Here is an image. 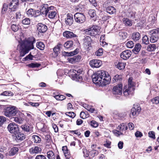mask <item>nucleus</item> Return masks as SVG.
Here are the masks:
<instances>
[{
	"mask_svg": "<svg viewBox=\"0 0 159 159\" xmlns=\"http://www.w3.org/2000/svg\"><path fill=\"white\" fill-rule=\"evenodd\" d=\"M35 41V40L34 38L30 37L20 43L17 46L18 48H19L20 57H24L29 52L30 50L33 49V43Z\"/></svg>",
	"mask_w": 159,
	"mask_h": 159,
	"instance_id": "nucleus-1",
	"label": "nucleus"
},
{
	"mask_svg": "<svg viewBox=\"0 0 159 159\" xmlns=\"http://www.w3.org/2000/svg\"><path fill=\"white\" fill-rule=\"evenodd\" d=\"M92 78L94 83L100 84L102 86L108 84L111 80L109 75L107 74L104 70L98 71L93 75Z\"/></svg>",
	"mask_w": 159,
	"mask_h": 159,
	"instance_id": "nucleus-2",
	"label": "nucleus"
},
{
	"mask_svg": "<svg viewBox=\"0 0 159 159\" xmlns=\"http://www.w3.org/2000/svg\"><path fill=\"white\" fill-rule=\"evenodd\" d=\"M20 113L16 107L13 106L7 107L4 111V114L6 116L10 117L17 116Z\"/></svg>",
	"mask_w": 159,
	"mask_h": 159,
	"instance_id": "nucleus-3",
	"label": "nucleus"
},
{
	"mask_svg": "<svg viewBox=\"0 0 159 159\" xmlns=\"http://www.w3.org/2000/svg\"><path fill=\"white\" fill-rule=\"evenodd\" d=\"M18 125L14 122L9 124L7 127L8 130L11 134H15L19 131Z\"/></svg>",
	"mask_w": 159,
	"mask_h": 159,
	"instance_id": "nucleus-4",
	"label": "nucleus"
},
{
	"mask_svg": "<svg viewBox=\"0 0 159 159\" xmlns=\"http://www.w3.org/2000/svg\"><path fill=\"white\" fill-rule=\"evenodd\" d=\"M99 30V27L97 26H93L85 30L86 34L91 36L97 34Z\"/></svg>",
	"mask_w": 159,
	"mask_h": 159,
	"instance_id": "nucleus-5",
	"label": "nucleus"
},
{
	"mask_svg": "<svg viewBox=\"0 0 159 159\" xmlns=\"http://www.w3.org/2000/svg\"><path fill=\"white\" fill-rule=\"evenodd\" d=\"M82 72V71L80 70L77 71L73 70L72 75L74 80L79 82H81L83 80Z\"/></svg>",
	"mask_w": 159,
	"mask_h": 159,
	"instance_id": "nucleus-6",
	"label": "nucleus"
},
{
	"mask_svg": "<svg viewBox=\"0 0 159 159\" xmlns=\"http://www.w3.org/2000/svg\"><path fill=\"white\" fill-rule=\"evenodd\" d=\"M74 17L75 21L78 23H82L85 20V16L81 13H75L74 15Z\"/></svg>",
	"mask_w": 159,
	"mask_h": 159,
	"instance_id": "nucleus-7",
	"label": "nucleus"
},
{
	"mask_svg": "<svg viewBox=\"0 0 159 159\" xmlns=\"http://www.w3.org/2000/svg\"><path fill=\"white\" fill-rule=\"evenodd\" d=\"M40 8L42 14H45L46 16L49 11L53 10L54 7L52 6L48 7V4H43L41 6Z\"/></svg>",
	"mask_w": 159,
	"mask_h": 159,
	"instance_id": "nucleus-8",
	"label": "nucleus"
},
{
	"mask_svg": "<svg viewBox=\"0 0 159 159\" xmlns=\"http://www.w3.org/2000/svg\"><path fill=\"white\" fill-rule=\"evenodd\" d=\"M122 85L121 84H118L114 87L113 89V93L115 95H121L122 94Z\"/></svg>",
	"mask_w": 159,
	"mask_h": 159,
	"instance_id": "nucleus-9",
	"label": "nucleus"
},
{
	"mask_svg": "<svg viewBox=\"0 0 159 159\" xmlns=\"http://www.w3.org/2000/svg\"><path fill=\"white\" fill-rule=\"evenodd\" d=\"M89 64L92 67L98 68L102 65V62L99 60L93 59L90 61Z\"/></svg>",
	"mask_w": 159,
	"mask_h": 159,
	"instance_id": "nucleus-10",
	"label": "nucleus"
},
{
	"mask_svg": "<svg viewBox=\"0 0 159 159\" xmlns=\"http://www.w3.org/2000/svg\"><path fill=\"white\" fill-rule=\"evenodd\" d=\"M19 4L18 0H12L9 3V9H10L8 11H14L17 8Z\"/></svg>",
	"mask_w": 159,
	"mask_h": 159,
	"instance_id": "nucleus-11",
	"label": "nucleus"
},
{
	"mask_svg": "<svg viewBox=\"0 0 159 159\" xmlns=\"http://www.w3.org/2000/svg\"><path fill=\"white\" fill-rule=\"evenodd\" d=\"M37 31L38 33H44L46 32L47 30V27L45 25L39 23L37 25Z\"/></svg>",
	"mask_w": 159,
	"mask_h": 159,
	"instance_id": "nucleus-12",
	"label": "nucleus"
},
{
	"mask_svg": "<svg viewBox=\"0 0 159 159\" xmlns=\"http://www.w3.org/2000/svg\"><path fill=\"white\" fill-rule=\"evenodd\" d=\"M141 110V108L139 107L135 106L131 110L130 114V117L131 115L135 116L138 115Z\"/></svg>",
	"mask_w": 159,
	"mask_h": 159,
	"instance_id": "nucleus-13",
	"label": "nucleus"
},
{
	"mask_svg": "<svg viewBox=\"0 0 159 159\" xmlns=\"http://www.w3.org/2000/svg\"><path fill=\"white\" fill-rule=\"evenodd\" d=\"M131 52L129 50H126L120 54V57L123 59L126 60L131 56Z\"/></svg>",
	"mask_w": 159,
	"mask_h": 159,
	"instance_id": "nucleus-14",
	"label": "nucleus"
},
{
	"mask_svg": "<svg viewBox=\"0 0 159 159\" xmlns=\"http://www.w3.org/2000/svg\"><path fill=\"white\" fill-rule=\"evenodd\" d=\"M65 20L66 23L67 25H71L74 21L73 15L70 13H68Z\"/></svg>",
	"mask_w": 159,
	"mask_h": 159,
	"instance_id": "nucleus-15",
	"label": "nucleus"
},
{
	"mask_svg": "<svg viewBox=\"0 0 159 159\" xmlns=\"http://www.w3.org/2000/svg\"><path fill=\"white\" fill-rule=\"evenodd\" d=\"M15 135L16 140L18 142H20L22 141H23L25 138V134L22 133L20 132H19V131L17 132L15 134Z\"/></svg>",
	"mask_w": 159,
	"mask_h": 159,
	"instance_id": "nucleus-16",
	"label": "nucleus"
},
{
	"mask_svg": "<svg viewBox=\"0 0 159 159\" xmlns=\"http://www.w3.org/2000/svg\"><path fill=\"white\" fill-rule=\"evenodd\" d=\"M92 41L90 37L87 36L84 39V44L86 47L91 46V43Z\"/></svg>",
	"mask_w": 159,
	"mask_h": 159,
	"instance_id": "nucleus-17",
	"label": "nucleus"
},
{
	"mask_svg": "<svg viewBox=\"0 0 159 159\" xmlns=\"http://www.w3.org/2000/svg\"><path fill=\"white\" fill-rule=\"evenodd\" d=\"M63 151L66 159H70V152L66 146H63L62 147Z\"/></svg>",
	"mask_w": 159,
	"mask_h": 159,
	"instance_id": "nucleus-18",
	"label": "nucleus"
},
{
	"mask_svg": "<svg viewBox=\"0 0 159 159\" xmlns=\"http://www.w3.org/2000/svg\"><path fill=\"white\" fill-rule=\"evenodd\" d=\"M81 57L80 56H74L72 57H70L68 58V60L69 62L71 63H74L80 60Z\"/></svg>",
	"mask_w": 159,
	"mask_h": 159,
	"instance_id": "nucleus-19",
	"label": "nucleus"
},
{
	"mask_svg": "<svg viewBox=\"0 0 159 159\" xmlns=\"http://www.w3.org/2000/svg\"><path fill=\"white\" fill-rule=\"evenodd\" d=\"M63 35L66 38H71L76 37V35L72 32L66 31L63 33Z\"/></svg>",
	"mask_w": 159,
	"mask_h": 159,
	"instance_id": "nucleus-20",
	"label": "nucleus"
},
{
	"mask_svg": "<svg viewBox=\"0 0 159 159\" xmlns=\"http://www.w3.org/2000/svg\"><path fill=\"white\" fill-rule=\"evenodd\" d=\"M41 151V149L38 146L34 147L30 149L29 151L31 154L38 153Z\"/></svg>",
	"mask_w": 159,
	"mask_h": 159,
	"instance_id": "nucleus-21",
	"label": "nucleus"
},
{
	"mask_svg": "<svg viewBox=\"0 0 159 159\" xmlns=\"http://www.w3.org/2000/svg\"><path fill=\"white\" fill-rule=\"evenodd\" d=\"M150 33L151 35L150 38V42L152 43L156 42L159 39L158 34L156 33Z\"/></svg>",
	"mask_w": 159,
	"mask_h": 159,
	"instance_id": "nucleus-22",
	"label": "nucleus"
},
{
	"mask_svg": "<svg viewBox=\"0 0 159 159\" xmlns=\"http://www.w3.org/2000/svg\"><path fill=\"white\" fill-rule=\"evenodd\" d=\"M62 46V45L61 44L59 43L53 48V50L54 53V57H56L58 56V52Z\"/></svg>",
	"mask_w": 159,
	"mask_h": 159,
	"instance_id": "nucleus-23",
	"label": "nucleus"
},
{
	"mask_svg": "<svg viewBox=\"0 0 159 159\" xmlns=\"http://www.w3.org/2000/svg\"><path fill=\"white\" fill-rule=\"evenodd\" d=\"M134 90V88L133 87H128V89H124V95L125 96H128L129 95L133 93V91Z\"/></svg>",
	"mask_w": 159,
	"mask_h": 159,
	"instance_id": "nucleus-24",
	"label": "nucleus"
},
{
	"mask_svg": "<svg viewBox=\"0 0 159 159\" xmlns=\"http://www.w3.org/2000/svg\"><path fill=\"white\" fill-rule=\"evenodd\" d=\"M106 11L110 14L116 13V9L115 7L112 6H109L106 8Z\"/></svg>",
	"mask_w": 159,
	"mask_h": 159,
	"instance_id": "nucleus-25",
	"label": "nucleus"
},
{
	"mask_svg": "<svg viewBox=\"0 0 159 159\" xmlns=\"http://www.w3.org/2000/svg\"><path fill=\"white\" fill-rule=\"evenodd\" d=\"M19 148L16 147H14L11 148L9 152V155L13 156L16 154L18 151Z\"/></svg>",
	"mask_w": 159,
	"mask_h": 159,
	"instance_id": "nucleus-26",
	"label": "nucleus"
},
{
	"mask_svg": "<svg viewBox=\"0 0 159 159\" xmlns=\"http://www.w3.org/2000/svg\"><path fill=\"white\" fill-rule=\"evenodd\" d=\"M89 156H90L92 157H94L99 153V152L97 150H92L91 149H89Z\"/></svg>",
	"mask_w": 159,
	"mask_h": 159,
	"instance_id": "nucleus-27",
	"label": "nucleus"
},
{
	"mask_svg": "<svg viewBox=\"0 0 159 159\" xmlns=\"http://www.w3.org/2000/svg\"><path fill=\"white\" fill-rule=\"evenodd\" d=\"M132 38L134 41H137L140 38V34L139 32L134 33L132 34Z\"/></svg>",
	"mask_w": 159,
	"mask_h": 159,
	"instance_id": "nucleus-28",
	"label": "nucleus"
},
{
	"mask_svg": "<svg viewBox=\"0 0 159 159\" xmlns=\"http://www.w3.org/2000/svg\"><path fill=\"white\" fill-rule=\"evenodd\" d=\"M119 36L120 39H124L127 38V33L124 31H121L119 33Z\"/></svg>",
	"mask_w": 159,
	"mask_h": 159,
	"instance_id": "nucleus-29",
	"label": "nucleus"
},
{
	"mask_svg": "<svg viewBox=\"0 0 159 159\" xmlns=\"http://www.w3.org/2000/svg\"><path fill=\"white\" fill-rule=\"evenodd\" d=\"M141 47V46L139 43L136 44L134 47V48L133 49V52L135 54H137L140 51Z\"/></svg>",
	"mask_w": 159,
	"mask_h": 159,
	"instance_id": "nucleus-30",
	"label": "nucleus"
},
{
	"mask_svg": "<svg viewBox=\"0 0 159 159\" xmlns=\"http://www.w3.org/2000/svg\"><path fill=\"white\" fill-rule=\"evenodd\" d=\"M157 48V46L155 44H150L148 45L147 48V50L148 52L154 51Z\"/></svg>",
	"mask_w": 159,
	"mask_h": 159,
	"instance_id": "nucleus-31",
	"label": "nucleus"
},
{
	"mask_svg": "<svg viewBox=\"0 0 159 159\" xmlns=\"http://www.w3.org/2000/svg\"><path fill=\"white\" fill-rule=\"evenodd\" d=\"M127 129V126L124 123H122L119 125L117 128V129H119L120 131L122 132H123L124 131H125Z\"/></svg>",
	"mask_w": 159,
	"mask_h": 159,
	"instance_id": "nucleus-32",
	"label": "nucleus"
},
{
	"mask_svg": "<svg viewBox=\"0 0 159 159\" xmlns=\"http://www.w3.org/2000/svg\"><path fill=\"white\" fill-rule=\"evenodd\" d=\"M14 118V121L20 124L22 123L24 120V119L20 116H19L15 117Z\"/></svg>",
	"mask_w": 159,
	"mask_h": 159,
	"instance_id": "nucleus-33",
	"label": "nucleus"
},
{
	"mask_svg": "<svg viewBox=\"0 0 159 159\" xmlns=\"http://www.w3.org/2000/svg\"><path fill=\"white\" fill-rule=\"evenodd\" d=\"M48 13V17L51 19L54 18L57 15V12L54 11H50Z\"/></svg>",
	"mask_w": 159,
	"mask_h": 159,
	"instance_id": "nucleus-34",
	"label": "nucleus"
},
{
	"mask_svg": "<svg viewBox=\"0 0 159 159\" xmlns=\"http://www.w3.org/2000/svg\"><path fill=\"white\" fill-rule=\"evenodd\" d=\"M73 45V42L69 41L66 42L64 44V47L66 48H69L72 47Z\"/></svg>",
	"mask_w": 159,
	"mask_h": 159,
	"instance_id": "nucleus-35",
	"label": "nucleus"
},
{
	"mask_svg": "<svg viewBox=\"0 0 159 159\" xmlns=\"http://www.w3.org/2000/svg\"><path fill=\"white\" fill-rule=\"evenodd\" d=\"M34 12L35 10L33 9H30L27 11L26 13L29 17H34Z\"/></svg>",
	"mask_w": 159,
	"mask_h": 159,
	"instance_id": "nucleus-36",
	"label": "nucleus"
},
{
	"mask_svg": "<svg viewBox=\"0 0 159 159\" xmlns=\"http://www.w3.org/2000/svg\"><path fill=\"white\" fill-rule=\"evenodd\" d=\"M47 157L49 159H55V156L52 151H50L47 152Z\"/></svg>",
	"mask_w": 159,
	"mask_h": 159,
	"instance_id": "nucleus-37",
	"label": "nucleus"
},
{
	"mask_svg": "<svg viewBox=\"0 0 159 159\" xmlns=\"http://www.w3.org/2000/svg\"><path fill=\"white\" fill-rule=\"evenodd\" d=\"M37 47L41 50H43L45 48V45L44 43L42 42H38L36 43Z\"/></svg>",
	"mask_w": 159,
	"mask_h": 159,
	"instance_id": "nucleus-38",
	"label": "nucleus"
},
{
	"mask_svg": "<svg viewBox=\"0 0 159 159\" xmlns=\"http://www.w3.org/2000/svg\"><path fill=\"white\" fill-rule=\"evenodd\" d=\"M123 20L124 23L126 26H131L132 25V22L129 19L124 18Z\"/></svg>",
	"mask_w": 159,
	"mask_h": 159,
	"instance_id": "nucleus-39",
	"label": "nucleus"
},
{
	"mask_svg": "<svg viewBox=\"0 0 159 159\" xmlns=\"http://www.w3.org/2000/svg\"><path fill=\"white\" fill-rule=\"evenodd\" d=\"M21 127L23 130L27 132H29L31 129L30 126L26 125H22L21 126Z\"/></svg>",
	"mask_w": 159,
	"mask_h": 159,
	"instance_id": "nucleus-40",
	"label": "nucleus"
},
{
	"mask_svg": "<svg viewBox=\"0 0 159 159\" xmlns=\"http://www.w3.org/2000/svg\"><path fill=\"white\" fill-rule=\"evenodd\" d=\"M32 138L34 142L36 143H39L41 141V138L37 135H33L32 136Z\"/></svg>",
	"mask_w": 159,
	"mask_h": 159,
	"instance_id": "nucleus-41",
	"label": "nucleus"
},
{
	"mask_svg": "<svg viewBox=\"0 0 159 159\" xmlns=\"http://www.w3.org/2000/svg\"><path fill=\"white\" fill-rule=\"evenodd\" d=\"M54 97L57 100L59 101H62L66 98L65 96L60 94L54 96Z\"/></svg>",
	"mask_w": 159,
	"mask_h": 159,
	"instance_id": "nucleus-42",
	"label": "nucleus"
},
{
	"mask_svg": "<svg viewBox=\"0 0 159 159\" xmlns=\"http://www.w3.org/2000/svg\"><path fill=\"white\" fill-rule=\"evenodd\" d=\"M125 64L124 62H119L117 65V67L120 70L123 69L125 66Z\"/></svg>",
	"mask_w": 159,
	"mask_h": 159,
	"instance_id": "nucleus-43",
	"label": "nucleus"
},
{
	"mask_svg": "<svg viewBox=\"0 0 159 159\" xmlns=\"http://www.w3.org/2000/svg\"><path fill=\"white\" fill-rule=\"evenodd\" d=\"M79 52V49H76L74 51L70 52H66V55L68 56H72L77 54Z\"/></svg>",
	"mask_w": 159,
	"mask_h": 159,
	"instance_id": "nucleus-44",
	"label": "nucleus"
},
{
	"mask_svg": "<svg viewBox=\"0 0 159 159\" xmlns=\"http://www.w3.org/2000/svg\"><path fill=\"white\" fill-rule=\"evenodd\" d=\"M80 117L83 119H84L89 117V115L87 111H82L80 113Z\"/></svg>",
	"mask_w": 159,
	"mask_h": 159,
	"instance_id": "nucleus-45",
	"label": "nucleus"
},
{
	"mask_svg": "<svg viewBox=\"0 0 159 159\" xmlns=\"http://www.w3.org/2000/svg\"><path fill=\"white\" fill-rule=\"evenodd\" d=\"M22 23L23 24L28 25L30 23V20L29 18H26L22 20Z\"/></svg>",
	"mask_w": 159,
	"mask_h": 159,
	"instance_id": "nucleus-46",
	"label": "nucleus"
},
{
	"mask_svg": "<svg viewBox=\"0 0 159 159\" xmlns=\"http://www.w3.org/2000/svg\"><path fill=\"white\" fill-rule=\"evenodd\" d=\"M143 43L145 44H147L149 43V39L147 35H145L142 39Z\"/></svg>",
	"mask_w": 159,
	"mask_h": 159,
	"instance_id": "nucleus-47",
	"label": "nucleus"
},
{
	"mask_svg": "<svg viewBox=\"0 0 159 159\" xmlns=\"http://www.w3.org/2000/svg\"><path fill=\"white\" fill-rule=\"evenodd\" d=\"M89 14L91 17L93 18L96 16L95 11L94 10H89Z\"/></svg>",
	"mask_w": 159,
	"mask_h": 159,
	"instance_id": "nucleus-48",
	"label": "nucleus"
},
{
	"mask_svg": "<svg viewBox=\"0 0 159 159\" xmlns=\"http://www.w3.org/2000/svg\"><path fill=\"white\" fill-rule=\"evenodd\" d=\"M153 104H158L159 103V97H157L151 100Z\"/></svg>",
	"mask_w": 159,
	"mask_h": 159,
	"instance_id": "nucleus-49",
	"label": "nucleus"
},
{
	"mask_svg": "<svg viewBox=\"0 0 159 159\" xmlns=\"http://www.w3.org/2000/svg\"><path fill=\"white\" fill-rule=\"evenodd\" d=\"M122 78V76L120 75H116L113 78V81L114 82L118 81V80H121Z\"/></svg>",
	"mask_w": 159,
	"mask_h": 159,
	"instance_id": "nucleus-50",
	"label": "nucleus"
},
{
	"mask_svg": "<svg viewBox=\"0 0 159 159\" xmlns=\"http://www.w3.org/2000/svg\"><path fill=\"white\" fill-rule=\"evenodd\" d=\"M2 95H4L7 96L8 95H11L13 96L14 94L13 93L9 91H5L2 93L1 94Z\"/></svg>",
	"mask_w": 159,
	"mask_h": 159,
	"instance_id": "nucleus-51",
	"label": "nucleus"
},
{
	"mask_svg": "<svg viewBox=\"0 0 159 159\" xmlns=\"http://www.w3.org/2000/svg\"><path fill=\"white\" fill-rule=\"evenodd\" d=\"M65 114L67 116H68L73 118H74L76 115L73 112H67Z\"/></svg>",
	"mask_w": 159,
	"mask_h": 159,
	"instance_id": "nucleus-52",
	"label": "nucleus"
},
{
	"mask_svg": "<svg viewBox=\"0 0 159 159\" xmlns=\"http://www.w3.org/2000/svg\"><path fill=\"white\" fill-rule=\"evenodd\" d=\"M6 119L5 117L2 116H0V126H1L6 121Z\"/></svg>",
	"mask_w": 159,
	"mask_h": 159,
	"instance_id": "nucleus-53",
	"label": "nucleus"
},
{
	"mask_svg": "<svg viewBox=\"0 0 159 159\" xmlns=\"http://www.w3.org/2000/svg\"><path fill=\"white\" fill-rule=\"evenodd\" d=\"M33 56L30 53L26 57L23 58V61H26L29 60H32L33 59Z\"/></svg>",
	"mask_w": 159,
	"mask_h": 159,
	"instance_id": "nucleus-54",
	"label": "nucleus"
},
{
	"mask_svg": "<svg viewBox=\"0 0 159 159\" xmlns=\"http://www.w3.org/2000/svg\"><path fill=\"white\" fill-rule=\"evenodd\" d=\"M103 53V49L102 48H100L95 53V55L98 56H102Z\"/></svg>",
	"mask_w": 159,
	"mask_h": 159,
	"instance_id": "nucleus-55",
	"label": "nucleus"
},
{
	"mask_svg": "<svg viewBox=\"0 0 159 159\" xmlns=\"http://www.w3.org/2000/svg\"><path fill=\"white\" fill-rule=\"evenodd\" d=\"M113 114L115 116V117L120 118H122L123 117V116L122 115V114L118 113V112L116 111H114Z\"/></svg>",
	"mask_w": 159,
	"mask_h": 159,
	"instance_id": "nucleus-56",
	"label": "nucleus"
},
{
	"mask_svg": "<svg viewBox=\"0 0 159 159\" xmlns=\"http://www.w3.org/2000/svg\"><path fill=\"white\" fill-rule=\"evenodd\" d=\"M11 29L14 32H16L19 29V26L13 24L11 26Z\"/></svg>",
	"mask_w": 159,
	"mask_h": 159,
	"instance_id": "nucleus-57",
	"label": "nucleus"
},
{
	"mask_svg": "<svg viewBox=\"0 0 159 159\" xmlns=\"http://www.w3.org/2000/svg\"><path fill=\"white\" fill-rule=\"evenodd\" d=\"M126 44L127 47L129 48H132L134 46V43L131 41H128Z\"/></svg>",
	"mask_w": 159,
	"mask_h": 159,
	"instance_id": "nucleus-58",
	"label": "nucleus"
},
{
	"mask_svg": "<svg viewBox=\"0 0 159 159\" xmlns=\"http://www.w3.org/2000/svg\"><path fill=\"white\" fill-rule=\"evenodd\" d=\"M8 8V6L6 3H4L3 5V7L2 8V13L4 14L7 10Z\"/></svg>",
	"mask_w": 159,
	"mask_h": 159,
	"instance_id": "nucleus-59",
	"label": "nucleus"
},
{
	"mask_svg": "<svg viewBox=\"0 0 159 159\" xmlns=\"http://www.w3.org/2000/svg\"><path fill=\"white\" fill-rule=\"evenodd\" d=\"M128 87H133L134 86V84L132 82V79L131 77L129 78L128 80Z\"/></svg>",
	"mask_w": 159,
	"mask_h": 159,
	"instance_id": "nucleus-60",
	"label": "nucleus"
},
{
	"mask_svg": "<svg viewBox=\"0 0 159 159\" xmlns=\"http://www.w3.org/2000/svg\"><path fill=\"white\" fill-rule=\"evenodd\" d=\"M148 135L149 136L153 139H155L156 138L155 135V133L153 131H151L149 132L148 133Z\"/></svg>",
	"mask_w": 159,
	"mask_h": 159,
	"instance_id": "nucleus-61",
	"label": "nucleus"
},
{
	"mask_svg": "<svg viewBox=\"0 0 159 159\" xmlns=\"http://www.w3.org/2000/svg\"><path fill=\"white\" fill-rule=\"evenodd\" d=\"M91 125L93 127H97L98 126V122L94 120H92L91 122Z\"/></svg>",
	"mask_w": 159,
	"mask_h": 159,
	"instance_id": "nucleus-62",
	"label": "nucleus"
},
{
	"mask_svg": "<svg viewBox=\"0 0 159 159\" xmlns=\"http://www.w3.org/2000/svg\"><path fill=\"white\" fill-rule=\"evenodd\" d=\"M150 33H156L157 34H159V28H157L156 29H153L151 30L150 32Z\"/></svg>",
	"mask_w": 159,
	"mask_h": 159,
	"instance_id": "nucleus-63",
	"label": "nucleus"
},
{
	"mask_svg": "<svg viewBox=\"0 0 159 159\" xmlns=\"http://www.w3.org/2000/svg\"><path fill=\"white\" fill-rule=\"evenodd\" d=\"M35 159H46V157L43 155H39L37 156Z\"/></svg>",
	"mask_w": 159,
	"mask_h": 159,
	"instance_id": "nucleus-64",
	"label": "nucleus"
}]
</instances>
